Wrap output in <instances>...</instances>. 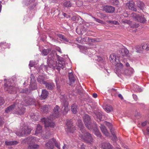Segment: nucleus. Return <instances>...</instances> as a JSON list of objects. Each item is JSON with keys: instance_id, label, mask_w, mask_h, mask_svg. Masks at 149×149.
Masks as SVG:
<instances>
[{"instance_id": "f257e3e1", "label": "nucleus", "mask_w": 149, "mask_h": 149, "mask_svg": "<svg viewBox=\"0 0 149 149\" xmlns=\"http://www.w3.org/2000/svg\"><path fill=\"white\" fill-rule=\"evenodd\" d=\"M77 124L81 132L79 134L80 139L86 143H91L93 142V139L90 133L86 132L82 120H78Z\"/></svg>"}, {"instance_id": "f03ea898", "label": "nucleus", "mask_w": 149, "mask_h": 149, "mask_svg": "<svg viewBox=\"0 0 149 149\" xmlns=\"http://www.w3.org/2000/svg\"><path fill=\"white\" fill-rule=\"evenodd\" d=\"M59 107L58 105H56L50 116L47 118H44L42 120L44 121L45 127H54V123L52 122V120L54 118H57L59 116Z\"/></svg>"}, {"instance_id": "7ed1b4c3", "label": "nucleus", "mask_w": 149, "mask_h": 149, "mask_svg": "<svg viewBox=\"0 0 149 149\" xmlns=\"http://www.w3.org/2000/svg\"><path fill=\"white\" fill-rule=\"evenodd\" d=\"M22 104L21 100H17L16 101V110H15V113L17 114L21 115L24 114L25 112V109Z\"/></svg>"}, {"instance_id": "20e7f679", "label": "nucleus", "mask_w": 149, "mask_h": 149, "mask_svg": "<svg viewBox=\"0 0 149 149\" xmlns=\"http://www.w3.org/2000/svg\"><path fill=\"white\" fill-rule=\"evenodd\" d=\"M83 120L86 127L89 130L92 129V125L96 123L91 119L90 117L87 114L85 115L83 117Z\"/></svg>"}, {"instance_id": "39448f33", "label": "nucleus", "mask_w": 149, "mask_h": 149, "mask_svg": "<svg viewBox=\"0 0 149 149\" xmlns=\"http://www.w3.org/2000/svg\"><path fill=\"white\" fill-rule=\"evenodd\" d=\"M31 131V130L28 127L25 126L21 128L20 130L17 131L16 134L17 136H25L29 134Z\"/></svg>"}, {"instance_id": "423d86ee", "label": "nucleus", "mask_w": 149, "mask_h": 149, "mask_svg": "<svg viewBox=\"0 0 149 149\" xmlns=\"http://www.w3.org/2000/svg\"><path fill=\"white\" fill-rule=\"evenodd\" d=\"M55 145L58 148L60 149V146L55 139H54L50 140L46 144V146L48 149H53Z\"/></svg>"}, {"instance_id": "0eeeda50", "label": "nucleus", "mask_w": 149, "mask_h": 149, "mask_svg": "<svg viewBox=\"0 0 149 149\" xmlns=\"http://www.w3.org/2000/svg\"><path fill=\"white\" fill-rule=\"evenodd\" d=\"M144 15L140 16L135 13H132L131 14V17H132L135 20L141 23H144L146 22V20Z\"/></svg>"}, {"instance_id": "6e6552de", "label": "nucleus", "mask_w": 149, "mask_h": 149, "mask_svg": "<svg viewBox=\"0 0 149 149\" xmlns=\"http://www.w3.org/2000/svg\"><path fill=\"white\" fill-rule=\"evenodd\" d=\"M37 141L36 138L34 136H29L22 141V144H27L30 145L34 144Z\"/></svg>"}, {"instance_id": "1a4fd4ad", "label": "nucleus", "mask_w": 149, "mask_h": 149, "mask_svg": "<svg viewBox=\"0 0 149 149\" xmlns=\"http://www.w3.org/2000/svg\"><path fill=\"white\" fill-rule=\"evenodd\" d=\"M4 89L6 91L10 94H15L16 93L17 89L13 86H8V84H4Z\"/></svg>"}, {"instance_id": "9d476101", "label": "nucleus", "mask_w": 149, "mask_h": 149, "mask_svg": "<svg viewBox=\"0 0 149 149\" xmlns=\"http://www.w3.org/2000/svg\"><path fill=\"white\" fill-rule=\"evenodd\" d=\"M35 101L34 99L28 96L25 97L24 100L25 104H24V105L26 106L27 105H32L34 104Z\"/></svg>"}, {"instance_id": "9b49d317", "label": "nucleus", "mask_w": 149, "mask_h": 149, "mask_svg": "<svg viewBox=\"0 0 149 149\" xmlns=\"http://www.w3.org/2000/svg\"><path fill=\"white\" fill-rule=\"evenodd\" d=\"M103 10L106 13H113L115 11L114 7L109 5H105L103 7Z\"/></svg>"}, {"instance_id": "f8f14e48", "label": "nucleus", "mask_w": 149, "mask_h": 149, "mask_svg": "<svg viewBox=\"0 0 149 149\" xmlns=\"http://www.w3.org/2000/svg\"><path fill=\"white\" fill-rule=\"evenodd\" d=\"M35 0H23V3L26 6H30L31 8H34L36 5L34 3Z\"/></svg>"}, {"instance_id": "ddd939ff", "label": "nucleus", "mask_w": 149, "mask_h": 149, "mask_svg": "<svg viewBox=\"0 0 149 149\" xmlns=\"http://www.w3.org/2000/svg\"><path fill=\"white\" fill-rule=\"evenodd\" d=\"M47 64L48 65H45L43 64H42L39 68L38 70L39 73H42L43 72V70L46 71L48 67L50 68H52V66H50L48 63V61H47Z\"/></svg>"}, {"instance_id": "4468645a", "label": "nucleus", "mask_w": 149, "mask_h": 149, "mask_svg": "<svg viewBox=\"0 0 149 149\" xmlns=\"http://www.w3.org/2000/svg\"><path fill=\"white\" fill-rule=\"evenodd\" d=\"M104 124L106 125L109 129L110 132L113 136V139L115 140H116V136L115 132H114V129L112 127V126L111 123L108 122H104Z\"/></svg>"}, {"instance_id": "2eb2a0df", "label": "nucleus", "mask_w": 149, "mask_h": 149, "mask_svg": "<svg viewBox=\"0 0 149 149\" xmlns=\"http://www.w3.org/2000/svg\"><path fill=\"white\" fill-rule=\"evenodd\" d=\"M118 54L119 57H123L125 56H127L129 53V51L126 48H122L118 51Z\"/></svg>"}, {"instance_id": "dca6fc26", "label": "nucleus", "mask_w": 149, "mask_h": 149, "mask_svg": "<svg viewBox=\"0 0 149 149\" xmlns=\"http://www.w3.org/2000/svg\"><path fill=\"white\" fill-rule=\"evenodd\" d=\"M94 124V125H92V129L90 130L93 131L95 134L97 136L101 137L102 135L101 133L97 129L96 123L95 124Z\"/></svg>"}, {"instance_id": "f3484780", "label": "nucleus", "mask_w": 149, "mask_h": 149, "mask_svg": "<svg viewBox=\"0 0 149 149\" xmlns=\"http://www.w3.org/2000/svg\"><path fill=\"white\" fill-rule=\"evenodd\" d=\"M66 125L67 127V131L70 132H73L74 130H75L74 125L70 121L67 122Z\"/></svg>"}, {"instance_id": "a211bd4d", "label": "nucleus", "mask_w": 149, "mask_h": 149, "mask_svg": "<svg viewBox=\"0 0 149 149\" xmlns=\"http://www.w3.org/2000/svg\"><path fill=\"white\" fill-rule=\"evenodd\" d=\"M15 110H16V102L12 105L8 107L5 110V111L7 113L10 112L15 113Z\"/></svg>"}, {"instance_id": "6ab92c4d", "label": "nucleus", "mask_w": 149, "mask_h": 149, "mask_svg": "<svg viewBox=\"0 0 149 149\" xmlns=\"http://www.w3.org/2000/svg\"><path fill=\"white\" fill-rule=\"evenodd\" d=\"M126 4L130 10H133L135 12L137 11V9L135 8V5L134 2L127 3Z\"/></svg>"}, {"instance_id": "aec40b11", "label": "nucleus", "mask_w": 149, "mask_h": 149, "mask_svg": "<svg viewBox=\"0 0 149 149\" xmlns=\"http://www.w3.org/2000/svg\"><path fill=\"white\" fill-rule=\"evenodd\" d=\"M100 128L102 132L105 135L107 136H109L110 134L109 133L104 125H101Z\"/></svg>"}, {"instance_id": "412c9836", "label": "nucleus", "mask_w": 149, "mask_h": 149, "mask_svg": "<svg viewBox=\"0 0 149 149\" xmlns=\"http://www.w3.org/2000/svg\"><path fill=\"white\" fill-rule=\"evenodd\" d=\"M44 84L45 85L47 89L51 90H53L55 87L54 84L52 83L45 82Z\"/></svg>"}, {"instance_id": "4be33fe9", "label": "nucleus", "mask_w": 149, "mask_h": 149, "mask_svg": "<svg viewBox=\"0 0 149 149\" xmlns=\"http://www.w3.org/2000/svg\"><path fill=\"white\" fill-rule=\"evenodd\" d=\"M48 92L45 89L42 90L40 95V98L42 99H46L48 95Z\"/></svg>"}, {"instance_id": "5701e85b", "label": "nucleus", "mask_w": 149, "mask_h": 149, "mask_svg": "<svg viewBox=\"0 0 149 149\" xmlns=\"http://www.w3.org/2000/svg\"><path fill=\"white\" fill-rule=\"evenodd\" d=\"M134 72V70L132 68H130L128 69L125 70L124 72V74L127 76H131Z\"/></svg>"}, {"instance_id": "b1692460", "label": "nucleus", "mask_w": 149, "mask_h": 149, "mask_svg": "<svg viewBox=\"0 0 149 149\" xmlns=\"http://www.w3.org/2000/svg\"><path fill=\"white\" fill-rule=\"evenodd\" d=\"M62 109L65 112H67L68 110V103L67 101L63 102L62 103Z\"/></svg>"}, {"instance_id": "393cba45", "label": "nucleus", "mask_w": 149, "mask_h": 149, "mask_svg": "<svg viewBox=\"0 0 149 149\" xmlns=\"http://www.w3.org/2000/svg\"><path fill=\"white\" fill-rule=\"evenodd\" d=\"M68 77L69 80L71 83L74 82L75 80V78L72 73L69 72L68 73Z\"/></svg>"}, {"instance_id": "a878e982", "label": "nucleus", "mask_w": 149, "mask_h": 149, "mask_svg": "<svg viewBox=\"0 0 149 149\" xmlns=\"http://www.w3.org/2000/svg\"><path fill=\"white\" fill-rule=\"evenodd\" d=\"M102 147L103 149H112L111 145L109 143H103Z\"/></svg>"}, {"instance_id": "bb28decb", "label": "nucleus", "mask_w": 149, "mask_h": 149, "mask_svg": "<svg viewBox=\"0 0 149 149\" xmlns=\"http://www.w3.org/2000/svg\"><path fill=\"white\" fill-rule=\"evenodd\" d=\"M136 6L140 9L143 10L145 6V4L141 1H137Z\"/></svg>"}, {"instance_id": "cd10ccee", "label": "nucleus", "mask_w": 149, "mask_h": 149, "mask_svg": "<svg viewBox=\"0 0 149 149\" xmlns=\"http://www.w3.org/2000/svg\"><path fill=\"white\" fill-rule=\"evenodd\" d=\"M18 143V142L17 141H5L6 145L7 146L14 145H16Z\"/></svg>"}, {"instance_id": "c85d7f7f", "label": "nucleus", "mask_w": 149, "mask_h": 149, "mask_svg": "<svg viewBox=\"0 0 149 149\" xmlns=\"http://www.w3.org/2000/svg\"><path fill=\"white\" fill-rule=\"evenodd\" d=\"M51 49L50 48H48L47 49H45L42 50L41 54L43 56H47L51 52Z\"/></svg>"}, {"instance_id": "c756f323", "label": "nucleus", "mask_w": 149, "mask_h": 149, "mask_svg": "<svg viewBox=\"0 0 149 149\" xmlns=\"http://www.w3.org/2000/svg\"><path fill=\"white\" fill-rule=\"evenodd\" d=\"M49 106L44 105L43 107H41V110L43 112L47 113L49 111Z\"/></svg>"}, {"instance_id": "7c9ffc66", "label": "nucleus", "mask_w": 149, "mask_h": 149, "mask_svg": "<svg viewBox=\"0 0 149 149\" xmlns=\"http://www.w3.org/2000/svg\"><path fill=\"white\" fill-rule=\"evenodd\" d=\"M77 107L75 104H73L71 107V110L74 114H76L77 112Z\"/></svg>"}, {"instance_id": "2f4dec72", "label": "nucleus", "mask_w": 149, "mask_h": 149, "mask_svg": "<svg viewBox=\"0 0 149 149\" xmlns=\"http://www.w3.org/2000/svg\"><path fill=\"white\" fill-rule=\"evenodd\" d=\"M44 78L43 76L39 75L37 79V81L39 83L44 84L46 82L44 81Z\"/></svg>"}, {"instance_id": "473e14b6", "label": "nucleus", "mask_w": 149, "mask_h": 149, "mask_svg": "<svg viewBox=\"0 0 149 149\" xmlns=\"http://www.w3.org/2000/svg\"><path fill=\"white\" fill-rule=\"evenodd\" d=\"M30 88L32 90H34L37 89V84L35 82H30Z\"/></svg>"}, {"instance_id": "72a5a7b5", "label": "nucleus", "mask_w": 149, "mask_h": 149, "mask_svg": "<svg viewBox=\"0 0 149 149\" xmlns=\"http://www.w3.org/2000/svg\"><path fill=\"white\" fill-rule=\"evenodd\" d=\"M57 36L60 39L63 40L65 42H69L68 39L66 38L64 35L61 34H57Z\"/></svg>"}, {"instance_id": "f704fd0d", "label": "nucleus", "mask_w": 149, "mask_h": 149, "mask_svg": "<svg viewBox=\"0 0 149 149\" xmlns=\"http://www.w3.org/2000/svg\"><path fill=\"white\" fill-rule=\"evenodd\" d=\"M109 59L110 61H112L113 63H114V64H116V63L117 62L116 56L114 54H111L110 55Z\"/></svg>"}, {"instance_id": "c9c22d12", "label": "nucleus", "mask_w": 149, "mask_h": 149, "mask_svg": "<svg viewBox=\"0 0 149 149\" xmlns=\"http://www.w3.org/2000/svg\"><path fill=\"white\" fill-rule=\"evenodd\" d=\"M63 59H60V60L58 61V63L57 64V66L58 67L62 69H63L64 67V63H63Z\"/></svg>"}, {"instance_id": "e433bc0d", "label": "nucleus", "mask_w": 149, "mask_h": 149, "mask_svg": "<svg viewBox=\"0 0 149 149\" xmlns=\"http://www.w3.org/2000/svg\"><path fill=\"white\" fill-rule=\"evenodd\" d=\"M39 147V146L38 145L33 144L29 145L28 148L30 149H37Z\"/></svg>"}, {"instance_id": "4c0bfd02", "label": "nucleus", "mask_w": 149, "mask_h": 149, "mask_svg": "<svg viewBox=\"0 0 149 149\" xmlns=\"http://www.w3.org/2000/svg\"><path fill=\"white\" fill-rule=\"evenodd\" d=\"M42 127L40 125L38 124L37 125V127L36 131V134H38L42 132Z\"/></svg>"}, {"instance_id": "58836bf2", "label": "nucleus", "mask_w": 149, "mask_h": 149, "mask_svg": "<svg viewBox=\"0 0 149 149\" xmlns=\"http://www.w3.org/2000/svg\"><path fill=\"white\" fill-rule=\"evenodd\" d=\"M105 110L108 113L110 112L113 110V108L111 106L107 105L104 108Z\"/></svg>"}, {"instance_id": "ea45409f", "label": "nucleus", "mask_w": 149, "mask_h": 149, "mask_svg": "<svg viewBox=\"0 0 149 149\" xmlns=\"http://www.w3.org/2000/svg\"><path fill=\"white\" fill-rule=\"evenodd\" d=\"M115 64L116 65V69L117 71H119V70L121 69L123 66V64L121 63H116Z\"/></svg>"}, {"instance_id": "a19ab883", "label": "nucleus", "mask_w": 149, "mask_h": 149, "mask_svg": "<svg viewBox=\"0 0 149 149\" xmlns=\"http://www.w3.org/2000/svg\"><path fill=\"white\" fill-rule=\"evenodd\" d=\"M63 5L64 6L67 7H71L72 6L71 3L69 1H65L63 3Z\"/></svg>"}, {"instance_id": "79ce46f5", "label": "nucleus", "mask_w": 149, "mask_h": 149, "mask_svg": "<svg viewBox=\"0 0 149 149\" xmlns=\"http://www.w3.org/2000/svg\"><path fill=\"white\" fill-rule=\"evenodd\" d=\"M107 22L109 23H110L111 24H119V23L118 22L116 21H110L108 20L107 21Z\"/></svg>"}, {"instance_id": "37998d69", "label": "nucleus", "mask_w": 149, "mask_h": 149, "mask_svg": "<svg viewBox=\"0 0 149 149\" xmlns=\"http://www.w3.org/2000/svg\"><path fill=\"white\" fill-rule=\"evenodd\" d=\"M93 17L94 18L95 20L97 22L102 24H104L105 23L103 21L100 20V19L96 18L94 17Z\"/></svg>"}, {"instance_id": "c03bdc74", "label": "nucleus", "mask_w": 149, "mask_h": 149, "mask_svg": "<svg viewBox=\"0 0 149 149\" xmlns=\"http://www.w3.org/2000/svg\"><path fill=\"white\" fill-rule=\"evenodd\" d=\"M30 78V82H35L36 81L35 77L33 74H31Z\"/></svg>"}, {"instance_id": "a18cd8bd", "label": "nucleus", "mask_w": 149, "mask_h": 149, "mask_svg": "<svg viewBox=\"0 0 149 149\" xmlns=\"http://www.w3.org/2000/svg\"><path fill=\"white\" fill-rule=\"evenodd\" d=\"M136 49L137 52L140 53L142 51V48L140 46H137L136 47Z\"/></svg>"}, {"instance_id": "49530a36", "label": "nucleus", "mask_w": 149, "mask_h": 149, "mask_svg": "<svg viewBox=\"0 0 149 149\" xmlns=\"http://www.w3.org/2000/svg\"><path fill=\"white\" fill-rule=\"evenodd\" d=\"M111 2L114 5L117 6L119 3V1L118 0H112Z\"/></svg>"}, {"instance_id": "de8ad7c7", "label": "nucleus", "mask_w": 149, "mask_h": 149, "mask_svg": "<svg viewBox=\"0 0 149 149\" xmlns=\"http://www.w3.org/2000/svg\"><path fill=\"white\" fill-rule=\"evenodd\" d=\"M35 65V62L32 61H30L29 64V66L30 67H32Z\"/></svg>"}, {"instance_id": "09e8293b", "label": "nucleus", "mask_w": 149, "mask_h": 149, "mask_svg": "<svg viewBox=\"0 0 149 149\" xmlns=\"http://www.w3.org/2000/svg\"><path fill=\"white\" fill-rule=\"evenodd\" d=\"M28 88H25V89H22L20 91V93H27L28 92Z\"/></svg>"}, {"instance_id": "8fccbe9b", "label": "nucleus", "mask_w": 149, "mask_h": 149, "mask_svg": "<svg viewBox=\"0 0 149 149\" xmlns=\"http://www.w3.org/2000/svg\"><path fill=\"white\" fill-rule=\"evenodd\" d=\"M97 117L98 118H99L100 120H102V115L101 113H97Z\"/></svg>"}, {"instance_id": "3c124183", "label": "nucleus", "mask_w": 149, "mask_h": 149, "mask_svg": "<svg viewBox=\"0 0 149 149\" xmlns=\"http://www.w3.org/2000/svg\"><path fill=\"white\" fill-rule=\"evenodd\" d=\"M4 102V99L2 97H0V105H1Z\"/></svg>"}, {"instance_id": "603ef678", "label": "nucleus", "mask_w": 149, "mask_h": 149, "mask_svg": "<svg viewBox=\"0 0 149 149\" xmlns=\"http://www.w3.org/2000/svg\"><path fill=\"white\" fill-rule=\"evenodd\" d=\"M132 96L134 99L135 101H137L138 100V97L136 95L134 94H133Z\"/></svg>"}, {"instance_id": "864d4df0", "label": "nucleus", "mask_w": 149, "mask_h": 149, "mask_svg": "<svg viewBox=\"0 0 149 149\" xmlns=\"http://www.w3.org/2000/svg\"><path fill=\"white\" fill-rule=\"evenodd\" d=\"M77 18V17L76 16H74L71 18V20L73 21H75Z\"/></svg>"}, {"instance_id": "5fc2aeb1", "label": "nucleus", "mask_w": 149, "mask_h": 149, "mask_svg": "<svg viewBox=\"0 0 149 149\" xmlns=\"http://www.w3.org/2000/svg\"><path fill=\"white\" fill-rule=\"evenodd\" d=\"M6 44V42H0V46H1L3 45H5Z\"/></svg>"}, {"instance_id": "6e6d98bb", "label": "nucleus", "mask_w": 149, "mask_h": 149, "mask_svg": "<svg viewBox=\"0 0 149 149\" xmlns=\"http://www.w3.org/2000/svg\"><path fill=\"white\" fill-rule=\"evenodd\" d=\"M146 47V50L147 51L149 50V44H147Z\"/></svg>"}, {"instance_id": "4d7b16f0", "label": "nucleus", "mask_w": 149, "mask_h": 149, "mask_svg": "<svg viewBox=\"0 0 149 149\" xmlns=\"http://www.w3.org/2000/svg\"><path fill=\"white\" fill-rule=\"evenodd\" d=\"M139 26V24H136L135 25H134L133 26V27L134 28H136L138 27Z\"/></svg>"}, {"instance_id": "13d9d810", "label": "nucleus", "mask_w": 149, "mask_h": 149, "mask_svg": "<svg viewBox=\"0 0 149 149\" xmlns=\"http://www.w3.org/2000/svg\"><path fill=\"white\" fill-rule=\"evenodd\" d=\"M97 95L96 93H94L93 94V96L95 98H96L97 97Z\"/></svg>"}, {"instance_id": "bf43d9fd", "label": "nucleus", "mask_w": 149, "mask_h": 149, "mask_svg": "<svg viewBox=\"0 0 149 149\" xmlns=\"http://www.w3.org/2000/svg\"><path fill=\"white\" fill-rule=\"evenodd\" d=\"M146 44H145L142 46V48H141L142 49H146V46H147V45H146Z\"/></svg>"}, {"instance_id": "052dcab7", "label": "nucleus", "mask_w": 149, "mask_h": 149, "mask_svg": "<svg viewBox=\"0 0 149 149\" xmlns=\"http://www.w3.org/2000/svg\"><path fill=\"white\" fill-rule=\"evenodd\" d=\"M147 123V121H145L142 123V125L143 126H146V125Z\"/></svg>"}, {"instance_id": "680f3d73", "label": "nucleus", "mask_w": 149, "mask_h": 149, "mask_svg": "<svg viewBox=\"0 0 149 149\" xmlns=\"http://www.w3.org/2000/svg\"><path fill=\"white\" fill-rule=\"evenodd\" d=\"M142 91V90L141 88H139V87L137 88V91L138 92H140Z\"/></svg>"}, {"instance_id": "e2e57ef3", "label": "nucleus", "mask_w": 149, "mask_h": 149, "mask_svg": "<svg viewBox=\"0 0 149 149\" xmlns=\"http://www.w3.org/2000/svg\"><path fill=\"white\" fill-rule=\"evenodd\" d=\"M68 146L67 145H64V146H63V149H66L68 148Z\"/></svg>"}, {"instance_id": "0e129e2a", "label": "nucleus", "mask_w": 149, "mask_h": 149, "mask_svg": "<svg viewBox=\"0 0 149 149\" xmlns=\"http://www.w3.org/2000/svg\"><path fill=\"white\" fill-rule=\"evenodd\" d=\"M118 96L120 98L121 100H122L123 99V97L121 94H119L118 95Z\"/></svg>"}, {"instance_id": "69168bd1", "label": "nucleus", "mask_w": 149, "mask_h": 149, "mask_svg": "<svg viewBox=\"0 0 149 149\" xmlns=\"http://www.w3.org/2000/svg\"><path fill=\"white\" fill-rule=\"evenodd\" d=\"M85 146L83 144L81 145V149H85Z\"/></svg>"}, {"instance_id": "338daca9", "label": "nucleus", "mask_w": 149, "mask_h": 149, "mask_svg": "<svg viewBox=\"0 0 149 149\" xmlns=\"http://www.w3.org/2000/svg\"><path fill=\"white\" fill-rule=\"evenodd\" d=\"M56 56L58 58V60H60V59H63V58L61 57L60 56H59L58 55L56 54Z\"/></svg>"}, {"instance_id": "774afa93", "label": "nucleus", "mask_w": 149, "mask_h": 149, "mask_svg": "<svg viewBox=\"0 0 149 149\" xmlns=\"http://www.w3.org/2000/svg\"><path fill=\"white\" fill-rule=\"evenodd\" d=\"M3 122L1 119V118H0V126H1L3 124Z\"/></svg>"}]
</instances>
